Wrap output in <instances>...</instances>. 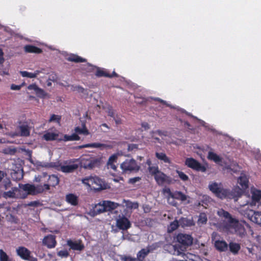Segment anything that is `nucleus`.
I'll return each instance as SVG.
<instances>
[{
	"label": "nucleus",
	"mask_w": 261,
	"mask_h": 261,
	"mask_svg": "<svg viewBox=\"0 0 261 261\" xmlns=\"http://www.w3.org/2000/svg\"><path fill=\"white\" fill-rule=\"evenodd\" d=\"M244 190L239 187H236L229 192V199H233L235 201H238L240 206H244L249 204L251 206L255 205L261 200V190L256 188L251 189V198L249 202L248 200L242 201L244 197L247 198L246 194L243 195Z\"/></svg>",
	"instance_id": "obj_1"
},
{
	"label": "nucleus",
	"mask_w": 261,
	"mask_h": 261,
	"mask_svg": "<svg viewBox=\"0 0 261 261\" xmlns=\"http://www.w3.org/2000/svg\"><path fill=\"white\" fill-rule=\"evenodd\" d=\"M177 242L179 243L178 245H174L173 247L175 251H176V255H179L182 252L185 251L188 247L193 244V238L191 235L179 233L176 237Z\"/></svg>",
	"instance_id": "obj_2"
},
{
	"label": "nucleus",
	"mask_w": 261,
	"mask_h": 261,
	"mask_svg": "<svg viewBox=\"0 0 261 261\" xmlns=\"http://www.w3.org/2000/svg\"><path fill=\"white\" fill-rule=\"evenodd\" d=\"M245 227L250 229L251 227L245 221H239L232 218L229 214V233H236L241 237L246 234Z\"/></svg>",
	"instance_id": "obj_3"
},
{
	"label": "nucleus",
	"mask_w": 261,
	"mask_h": 261,
	"mask_svg": "<svg viewBox=\"0 0 261 261\" xmlns=\"http://www.w3.org/2000/svg\"><path fill=\"white\" fill-rule=\"evenodd\" d=\"M83 184L91 188L95 191L106 189L107 184L101 178L97 176H90L82 180Z\"/></svg>",
	"instance_id": "obj_4"
},
{
	"label": "nucleus",
	"mask_w": 261,
	"mask_h": 261,
	"mask_svg": "<svg viewBox=\"0 0 261 261\" xmlns=\"http://www.w3.org/2000/svg\"><path fill=\"white\" fill-rule=\"evenodd\" d=\"M79 159V167L86 169H92L96 167H99L101 164V160L99 158L85 155Z\"/></svg>",
	"instance_id": "obj_5"
},
{
	"label": "nucleus",
	"mask_w": 261,
	"mask_h": 261,
	"mask_svg": "<svg viewBox=\"0 0 261 261\" xmlns=\"http://www.w3.org/2000/svg\"><path fill=\"white\" fill-rule=\"evenodd\" d=\"M79 159H72L64 161L63 165L58 161L57 170L65 173H71L76 171L79 167Z\"/></svg>",
	"instance_id": "obj_6"
},
{
	"label": "nucleus",
	"mask_w": 261,
	"mask_h": 261,
	"mask_svg": "<svg viewBox=\"0 0 261 261\" xmlns=\"http://www.w3.org/2000/svg\"><path fill=\"white\" fill-rule=\"evenodd\" d=\"M210 190L218 198L224 199L228 195V190L223 188L221 183L212 182L208 185Z\"/></svg>",
	"instance_id": "obj_7"
},
{
	"label": "nucleus",
	"mask_w": 261,
	"mask_h": 261,
	"mask_svg": "<svg viewBox=\"0 0 261 261\" xmlns=\"http://www.w3.org/2000/svg\"><path fill=\"white\" fill-rule=\"evenodd\" d=\"M121 168L123 172H137L140 169V166L138 165L136 160L133 159H126L121 164Z\"/></svg>",
	"instance_id": "obj_8"
},
{
	"label": "nucleus",
	"mask_w": 261,
	"mask_h": 261,
	"mask_svg": "<svg viewBox=\"0 0 261 261\" xmlns=\"http://www.w3.org/2000/svg\"><path fill=\"white\" fill-rule=\"evenodd\" d=\"M185 165L196 171L205 172L206 170V168L204 166L192 158H187L185 161Z\"/></svg>",
	"instance_id": "obj_9"
},
{
	"label": "nucleus",
	"mask_w": 261,
	"mask_h": 261,
	"mask_svg": "<svg viewBox=\"0 0 261 261\" xmlns=\"http://www.w3.org/2000/svg\"><path fill=\"white\" fill-rule=\"evenodd\" d=\"M187 199V196L180 191H176L173 192L171 197H167L168 202L172 206H176L177 203L175 199L181 201H186Z\"/></svg>",
	"instance_id": "obj_10"
},
{
	"label": "nucleus",
	"mask_w": 261,
	"mask_h": 261,
	"mask_svg": "<svg viewBox=\"0 0 261 261\" xmlns=\"http://www.w3.org/2000/svg\"><path fill=\"white\" fill-rule=\"evenodd\" d=\"M116 226L120 230H126L132 226L130 221L124 215H119L116 219Z\"/></svg>",
	"instance_id": "obj_11"
},
{
	"label": "nucleus",
	"mask_w": 261,
	"mask_h": 261,
	"mask_svg": "<svg viewBox=\"0 0 261 261\" xmlns=\"http://www.w3.org/2000/svg\"><path fill=\"white\" fill-rule=\"evenodd\" d=\"M154 178L156 184L159 186H163L165 184L169 185L172 182L171 177L167 176L161 171L154 177Z\"/></svg>",
	"instance_id": "obj_12"
},
{
	"label": "nucleus",
	"mask_w": 261,
	"mask_h": 261,
	"mask_svg": "<svg viewBox=\"0 0 261 261\" xmlns=\"http://www.w3.org/2000/svg\"><path fill=\"white\" fill-rule=\"evenodd\" d=\"M66 245L69 247V250L82 251L85 248L84 244L81 240L74 241L68 239L66 241Z\"/></svg>",
	"instance_id": "obj_13"
},
{
	"label": "nucleus",
	"mask_w": 261,
	"mask_h": 261,
	"mask_svg": "<svg viewBox=\"0 0 261 261\" xmlns=\"http://www.w3.org/2000/svg\"><path fill=\"white\" fill-rule=\"evenodd\" d=\"M56 238V237L53 234H48L45 236L42 241L43 245L48 248H55L57 245Z\"/></svg>",
	"instance_id": "obj_14"
},
{
	"label": "nucleus",
	"mask_w": 261,
	"mask_h": 261,
	"mask_svg": "<svg viewBox=\"0 0 261 261\" xmlns=\"http://www.w3.org/2000/svg\"><path fill=\"white\" fill-rule=\"evenodd\" d=\"M95 75L98 77H106L112 78L113 77H118L119 76L118 74L115 72V71H113V72L110 74L108 73L106 69L100 67H96V70L95 73Z\"/></svg>",
	"instance_id": "obj_15"
},
{
	"label": "nucleus",
	"mask_w": 261,
	"mask_h": 261,
	"mask_svg": "<svg viewBox=\"0 0 261 261\" xmlns=\"http://www.w3.org/2000/svg\"><path fill=\"white\" fill-rule=\"evenodd\" d=\"M17 254L20 256L22 259L27 260L29 259L31 254V251L24 247H19L16 249Z\"/></svg>",
	"instance_id": "obj_16"
},
{
	"label": "nucleus",
	"mask_w": 261,
	"mask_h": 261,
	"mask_svg": "<svg viewBox=\"0 0 261 261\" xmlns=\"http://www.w3.org/2000/svg\"><path fill=\"white\" fill-rule=\"evenodd\" d=\"M109 146L105 144L100 143H89L86 144L82 145H79L75 147V149H80L84 148H107Z\"/></svg>",
	"instance_id": "obj_17"
},
{
	"label": "nucleus",
	"mask_w": 261,
	"mask_h": 261,
	"mask_svg": "<svg viewBox=\"0 0 261 261\" xmlns=\"http://www.w3.org/2000/svg\"><path fill=\"white\" fill-rule=\"evenodd\" d=\"M19 187L23 191L27 192L29 195H35L36 187L34 185L25 184L21 185Z\"/></svg>",
	"instance_id": "obj_18"
},
{
	"label": "nucleus",
	"mask_w": 261,
	"mask_h": 261,
	"mask_svg": "<svg viewBox=\"0 0 261 261\" xmlns=\"http://www.w3.org/2000/svg\"><path fill=\"white\" fill-rule=\"evenodd\" d=\"M238 182L243 190L248 188L249 179L246 175L241 174L238 178Z\"/></svg>",
	"instance_id": "obj_19"
},
{
	"label": "nucleus",
	"mask_w": 261,
	"mask_h": 261,
	"mask_svg": "<svg viewBox=\"0 0 261 261\" xmlns=\"http://www.w3.org/2000/svg\"><path fill=\"white\" fill-rule=\"evenodd\" d=\"M66 59L68 61L74 63H83L87 62V60L86 59L83 58L77 55L73 54L69 55L67 57Z\"/></svg>",
	"instance_id": "obj_20"
},
{
	"label": "nucleus",
	"mask_w": 261,
	"mask_h": 261,
	"mask_svg": "<svg viewBox=\"0 0 261 261\" xmlns=\"http://www.w3.org/2000/svg\"><path fill=\"white\" fill-rule=\"evenodd\" d=\"M215 247L216 249L219 251H224L227 250V244L223 240H216L215 242Z\"/></svg>",
	"instance_id": "obj_21"
},
{
	"label": "nucleus",
	"mask_w": 261,
	"mask_h": 261,
	"mask_svg": "<svg viewBox=\"0 0 261 261\" xmlns=\"http://www.w3.org/2000/svg\"><path fill=\"white\" fill-rule=\"evenodd\" d=\"M24 50L25 52L29 53L40 54L42 52L41 48L32 45H25L24 47Z\"/></svg>",
	"instance_id": "obj_22"
},
{
	"label": "nucleus",
	"mask_w": 261,
	"mask_h": 261,
	"mask_svg": "<svg viewBox=\"0 0 261 261\" xmlns=\"http://www.w3.org/2000/svg\"><path fill=\"white\" fill-rule=\"evenodd\" d=\"M59 134L56 133L46 132L43 135V139L46 141H54L57 139Z\"/></svg>",
	"instance_id": "obj_23"
},
{
	"label": "nucleus",
	"mask_w": 261,
	"mask_h": 261,
	"mask_svg": "<svg viewBox=\"0 0 261 261\" xmlns=\"http://www.w3.org/2000/svg\"><path fill=\"white\" fill-rule=\"evenodd\" d=\"M66 201L73 206L78 204V197L73 194H68L66 196Z\"/></svg>",
	"instance_id": "obj_24"
},
{
	"label": "nucleus",
	"mask_w": 261,
	"mask_h": 261,
	"mask_svg": "<svg viewBox=\"0 0 261 261\" xmlns=\"http://www.w3.org/2000/svg\"><path fill=\"white\" fill-rule=\"evenodd\" d=\"M106 212L111 211L117 208L119 204L111 201H103Z\"/></svg>",
	"instance_id": "obj_25"
},
{
	"label": "nucleus",
	"mask_w": 261,
	"mask_h": 261,
	"mask_svg": "<svg viewBox=\"0 0 261 261\" xmlns=\"http://www.w3.org/2000/svg\"><path fill=\"white\" fill-rule=\"evenodd\" d=\"M149 253V250L146 248H143L140 250L137 254V259L138 261H144L145 257Z\"/></svg>",
	"instance_id": "obj_26"
},
{
	"label": "nucleus",
	"mask_w": 261,
	"mask_h": 261,
	"mask_svg": "<svg viewBox=\"0 0 261 261\" xmlns=\"http://www.w3.org/2000/svg\"><path fill=\"white\" fill-rule=\"evenodd\" d=\"M20 136L28 137L30 135V128L27 124H22L19 126Z\"/></svg>",
	"instance_id": "obj_27"
},
{
	"label": "nucleus",
	"mask_w": 261,
	"mask_h": 261,
	"mask_svg": "<svg viewBox=\"0 0 261 261\" xmlns=\"http://www.w3.org/2000/svg\"><path fill=\"white\" fill-rule=\"evenodd\" d=\"M41 72L39 70H36L34 73L29 72L27 71H21L20 73L23 77H27L29 78H35Z\"/></svg>",
	"instance_id": "obj_28"
},
{
	"label": "nucleus",
	"mask_w": 261,
	"mask_h": 261,
	"mask_svg": "<svg viewBox=\"0 0 261 261\" xmlns=\"http://www.w3.org/2000/svg\"><path fill=\"white\" fill-rule=\"evenodd\" d=\"M250 220L253 222L261 225V212H254L251 216Z\"/></svg>",
	"instance_id": "obj_29"
},
{
	"label": "nucleus",
	"mask_w": 261,
	"mask_h": 261,
	"mask_svg": "<svg viewBox=\"0 0 261 261\" xmlns=\"http://www.w3.org/2000/svg\"><path fill=\"white\" fill-rule=\"evenodd\" d=\"M106 212V208L105 207L103 201L102 203H99L96 204L94 208V213L95 215H97L100 213Z\"/></svg>",
	"instance_id": "obj_30"
},
{
	"label": "nucleus",
	"mask_w": 261,
	"mask_h": 261,
	"mask_svg": "<svg viewBox=\"0 0 261 261\" xmlns=\"http://www.w3.org/2000/svg\"><path fill=\"white\" fill-rule=\"evenodd\" d=\"M82 127L81 128L79 126H77L75 128L74 130L76 133L79 134H83L84 135H88L89 134V132L86 126V124L85 122H82Z\"/></svg>",
	"instance_id": "obj_31"
},
{
	"label": "nucleus",
	"mask_w": 261,
	"mask_h": 261,
	"mask_svg": "<svg viewBox=\"0 0 261 261\" xmlns=\"http://www.w3.org/2000/svg\"><path fill=\"white\" fill-rule=\"evenodd\" d=\"M241 249V246L239 243L230 242L229 243V251L237 254Z\"/></svg>",
	"instance_id": "obj_32"
},
{
	"label": "nucleus",
	"mask_w": 261,
	"mask_h": 261,
	"mask_svg": "<svg viewBox=\"0 0 261 261\" xmlns=\"http://www.w3.org/2000/svg\"><path fill=\"white\" fill-rule=\"evenodd\" d=\"M59 183V178L57 175L52 174L49 176L48 184L51 187H55Z\"/></svg>",
	"instance_id": "obj_33"
},
{
	"label": "nucleus",
	"mask_w": 261,
	"mask_h": 261,
	"mask_svg": "<svg viewBox=\"0 0 261 261\" xmlns=\"http://www.w3.org/2000/svg\"><path fill=\"white\" fill-rule=\"evenodd\" d=\"M208 159L210 160L213 161L217 164H219L222 162V159L216 153L210 151L208 154Z\"/></svg>",
	"instance_id": "obj_34"
},
{
	"label": "nucleus",
	"mask_w": 261,
	"mask_h": 261,
	"mask_svg": "<svg viewBox=\"0 0 261 261\" xmlns=\"http://www.w3.org/2000/svg\"><path fill=\"white\" fill-rule=\"evenodd\" d=\"M17 190V188L16 187H12L11 190L4 192L3 194V196L5 198H14L15 196V192Z\"/></svg>",
	"instance_id": "obj_35"
},
{
	"label": "nucleus",
	"mask_w": 261,
	"mask_h": 261,
	"mask_svg": "<svg viewBox=\"0 0 261 261\" xmlns=\"http://www.w3.org/2000/svg\"><path fill=\"white\" fill-rule=\"evenodd\" d=\"M155 156L160 160L163 161L165 163L170 164L171 161L169 158L163 152H156Z\"/></svg>",
	"instance_id": "obj_36"
},
{
	"label": "nucleus",
	"mask_w": 261,
	"mask_h": 261,
	"mask_svg": "<svg viewBox=\"0 0 261 261\" xmlns=\"http://www.w3.org/2000/svg\"><path fill=\"white\" fill-rule=\"evenodd\" d=\"M80 137L76 134H72L71 135H65L63 137V140L64 141H78L80 140Z\"/></svg>",
	"instance_id": "obj_37"
},
{
	"label": "nucleus",
	"mask_w": 261,
	"mask_h": 261,
	"mask_svg": "<svg viewBox=\"0 0 261 261\" xmlns=\"http://www.w3.org/2000/svg\"><path fill=\"white\" fill-rule=\"evenodd\" d=\"M58 162L50 163H41L40 166L46 168H55L57 170Z\"/></svg>",
	"instance_id": "obj_38"
},
{
	"label": "nucleus",
	"mask_w": 261,
	"mask_h": 261,
	"mask_svg": "<svg viewBox=\"0 0 261 261\" xmlns=\"http://www.w3.org/2000/svg\"><path fill=\"white\" fill-rule=\"evenodd\" d=\"M179 226V223L177 220H174V221L171 222L170 225L168 226L167 231L168 232L171 233L173 231L175 230L178 228Z\"/></svg>",
	"instance_id": "obj_39"
},
{
	"label": "nucleus",
	"mask_w": 261,
	"mask_h": 261,
	"mask_svg": "<svg viewBox=\"0 0 261 261\" xmlns=\"http://www.w3.org/2000/svg\"><path fill=\"white\" fill-rule=\"evenodd\" d=\"M62 117L61 115H58L55 114H52L50 116V117L49 119L48 120V122L49 123L50 122H56L59 125H60V122L61 120Z\"/></svg>",
	"instance_id": "obj_40"
},
{
	"label": "nucleus",
	"mask_w": 261,
	"mask_h": 261,
	"mask_svg": "<svg viewBox=\"0 0 261 261\" xmlns=\"http://www.w3.org/2000/svg\"><path fill=\"white\" fill-rule=\"evenodd\" d=\"M240 168L238 164L234 162H231L229 160V171H232L234 173L240 171Z\"/></svg>",
	"instance_id": "obj_41"
},
{
	"label": "nucleus",
	"mask_w": 261,
	"mask_h": 261,
	"mask_svg": "<svg viewBox=\"0 0 261 261\" xmlns=\"http://www.w3.org/2000/svg\"><path fill=\"white\" fill-rule=\"evenodd\" d=\"M148 171L151 175L154 177L161 171L159 170L158 166H152L148 167Z\"/></svg>",
	"instance_id": "obj_42"
},
{
	"label": "nucleus",
	"mask_w": 261,
	"mask_h": 261,
	"mask_svg": "<svg viewBox=\"0 0 261 261\" xmlns=\"http://www.w3.org/2000/svg\"><path fill=\"white\" fill-rule=\"evenodd\" d=\"M117 156L116 154H113L110 156L108 160V164L111 166V168L114 170L116 169V167L113 165V163L116 162Z\"/></svg>",
	"instance_id": "obj_43"
},
{
	"label": "nucleus",
	"mask_w": 261,
	"mask_h": 261,
	"mask_svg": "<svg viewBox=\"0 0 261 261\" xmlns=\"http://www.w3.org/2000/svg\"><path fill=\"white\" fill-rule=\"evenodd\" d=\"M12 185V182L9 178L4 179L2 183V187L5 190L9 189V188L11 189Z\"/></svg>",
	"instance_id": "obj_44"
},
{
	"label": "nucleus",
	"mask_w": 261,
	"mask_h": 261,
	"mask_svg": "<svg viewBox=\"0 0 261 261\" xmlns=\"http://www.w3.org/2000/svg\"><path fill=\"white\" fill-rule=\"evenodd\" d=\"M229 147L239 148L240 146L239 141L232 138L229 136Z\"/></svg>",
	"instance_id": "obj_45"
},
{
	"label": "nucleus",
	"mask_w": 261,
	"mask_h": 261,
	"mask_svg": "<svg viewBox=\"0 0 261 261\" xmlns=\"http://www.w3.org/2000/svg\"><path fill=\"white\" fill-rule=\"evenodd\" d=\"M176 172L178 174V177L182 181H186L189 179L188 176L183 172L176 170Z\"/></svg>",
	"instance_id": "obj_46"
},
{
	"label": "nucleus",
	"mask_w": 261,
	"mask_h": 261,
	"mask_svg": "<svg viewBox=\"0 0 261 261\" xmlns=\"http://www.w3.org/2000/svg\"><path fill=\"white\" fill-rule=\"evenodd\" d=\"M207 221V219L206 215L204 213H201L199 216L198 223L199 224H204L206 223Z\"/></svg>",
	"instance_id": "obj_47"
},
{
	"label": "nucleus",
	"mask_w": 261,
	"mask_h": 261,
	"mask_svg": "<svg viewBox=\"0 0 261 261\" xmlns=\"http://www.w3.org/2000/svg\"><path fill=\"white\" fill-rule=\"evenodd\" d=\"M57 255L61 258H67L69 256V253L66 249L61 250L57 252Z\"/></svg>",
	"instance_id": "obj_48"
},
{
	"label": "nucleus",
	"mask_w": 261,
	"mask_h": 261,
	"mask_svg": "<svg viewBox=\"0 0 261 261\" xmlns=\"http://www.w3.org/2000/svg\"><path fill=\"white\" fill-rule=\"evenodd\" d=\"M35 92L37 96L41 98H44L47 95V93L40 88H38Z\"/></svg>",
	"instance_id": "obj_49"
},
{
	"label": "nucleus",
	"mask_w": 261,
	"mask_h": 261,
	"mask_svg": "<svg viewBox=\"0 0 261 261\" xmlns=\"http://www.w3.org/2000/svg\"><path fill=\"white\" fill-rule=\"evenodd\" d=\"M217 214L221 218H228V212L225 211L223 209L219 210L217 212Z\"/></svg>",
	"instance_id": "obj_50"
},
{
	"label": "nucleus",
	"mask_w": 261,
	"mask_h": 261,
	"mask_svg": "<svg viewBox=\"0 0 261 261\" xmlns=\"http://www.w3.org/2000/svg\"><path fill=\"white\" fill-rule=\"evenodd\" d=\"M0 261H9V256L2 249H0Z\"/></svg>",
	"instance_id": "obj_51"
},
{
	"label": "nucleus",
	"mask_w": 261,
	"mask_h": 261,
	"mask_svg": "<svg viewBox=\"0 0 261 261\" xmlns=\"http://www.w3.org/2000/svg\"><path fill=\"white\" fill-rule=\"evenodd\" d=\"M114 120L117 125L122 124L123 120L121 119V116L119 115L116 114L115 117L113 118Z\"/></svg>",
	"instance_id": "obj_52"
},
{
	"label": "nucleus",
	"mask_w": 261,
	"mask_h": 261,
	"mask_svg": "<svg viewBox=\"0 0 261 261\" xmlns=\"http://www.w3.org/2000/svg\"><path fill=\"white\" fill-rule=\"evenodd\" d=\"M160 247L159 245V243H155L152 244V245L148 246L146 249L148 250H149V253L152 252L153 250L156 249Z\"/></svg>",
	"instance_id": "obj_53"
},
{
	"label": "nucleus",
	"mask_w": 261,
	"mask_h": 261,
	"mask_svg": "<svg viewBox=\"0 0 261 261\" xmlns=\"http://www.w3.org/2000/svg\"><path fill=\"white\" fill-rule=\"evenodd\" d=\"M127 205L128 207L131 208L137 209L139 207V204L138 202H132L129 201H127Z\"/></svg>",
	"instance_id": "obj_54"
},
{
	"label": "nucleus",
	"mask_w": 261,
	"mask_h": 261,
	"mask_svg": "<svg viewBox=\"0 0 261 261\" xmlns=\"http://www.w3.org/2000/svg\"><path fill=\"white\" fill-rule=\"evenodd\" d=\"M122 260L123 261H138L137 258L132 257L130 256L124 255L121 258Z\"/></svg>",
	"instance_id": "obj_55"
},
{
	"label": "nucleus",
	"mask_w": 261,
	"mask_h": 261,
	"mask_svg": "<svg viewBox=\"0 0 261 261\" xmlns=\"http://www.w3.org/2000/svg\"><path fill=\"white\" fill-rule=\"evenodd\" d=\"M107 112L108 113V115L111 117H112L113 118L115 117V116L116 115L115 114L114 110H113L112 107H108Z\"/></svg>",
	"instance_id": "obj_56"
},
{
	"label": "nucleus",
	"mask_w": 261,
	"mask_h": 261,
	"mask_svg": "<svg viewBox=\"0 0 261 261\" xmlns=\"http://www.w3.org/2000/svg\"><path fill=\"white\" fill-rule=\"evenodd\" d=\"M35 187H36V190L35 191V195L39 194V193H42L44 192L43 185H37V186H35Z\"/></svg>",
	"instance_id": "obj_57"
},
{
	"label": "nucleus",
	"mask_w": 261,
	"mask_h": 261,
	"mask_svg": "<svg viewBox=\"0 0 261 261\" xmlns=\"http://www.w3.org/2000/svg\"><path fill=\"white\" fill-rule=\"evenodd\" d=\"M167 133V132L166 131H163V130H159V129L152 132V134H158V135H159L160 136H166Z\"/></svg>",
	"instance_id": "obj_58"
},
{
	"label": "nucleus",
	"mask_w": 261,
	"mask_h": 261,
	"mask_svg": "<svg viewBox=\"0 0 261 261\" xmlns=\"http://www.w3.org/2000/svg\"><path fill=\"white\" fill-rule=\"evenodd\" d=\"M140 180L141 178L140 177H135L129 178L128 180V183L130 184H135L136 182L140 181Z\"/></svg>",
	"instance_id": "obj_59"
},
{
	"label": "nucleus",
	"mask_w": 261,
	"mask_h": 261,
	"mask_svg": "<svg viewBox=\"0 0 261 261\" xmlns=\"http://www.w3.org/2000/svg\"><path fill=\"white\" fill-rule=\"evenodd\" d=\"M38 88L39 87L35 84H31L28 87V89L29 90H33L35 92L36 91V90H37Z\"/></svg>",
	"instance_id": "obj_60"
},
{
	"label": "nucleus",
	"mask_w": 261,
	"mask_h": 261,
	"mask_svg": "<svg viewBox=\"0 0 261 261\" xmlns=\"http://www.w3.org/2000/svg\"><path fill=\"white\" fill-rule=\"evenodd\" d=\"M4 53L2 48H0V64H3L5 61V59L3 57Z\"/></svg>",
	"instance_id": "obj_61"
},
{
	"label": "nucleus",
	"mask_w": 261,
	"mask_h": 261,
	"mask_svg": "<svg viewBox=\"0 0 261 261\" xmlns=\"http://www.w3.org/2000/svg\"><path fill=\"white\" fill-rule=\"evenodd\" d=\"M7 176V173L4 171L0 170V182L2 181L3 178Z\"/></svg>",
	"instance_id": "obj_62"
},
{
	"label": "nucleus",
	"mask_w": 261,
	"mask_h": 261,
	"mask_svg": "<svg viewBox=\"0 0 261 261\" xmlns=\"http://www.w3.org/2000/svg\"><path fill=\"white\" fill-rule=\"evenodd\" d=\"M21 88V86L12 84L11 86V89L13 90H18Z\"/></svg>",
	"instance_id": "obj_63"
},
{
	"label": "nucleus",
	"mask_w": 261,
	"mask_h": 261,
	"mask_svg": "<svg viewBox=\"0 0 261 261\" xmlns=\"http://www.w3.org/2000/svg\"><path fill=\"white\" fill-rule=\"evenodd\" d=\"M164 192L168 194V197H171L173 192H172L169 188H166L164 190Z\"/></svg>",
	"instance_id": "obj_64"
}]
</instances>
